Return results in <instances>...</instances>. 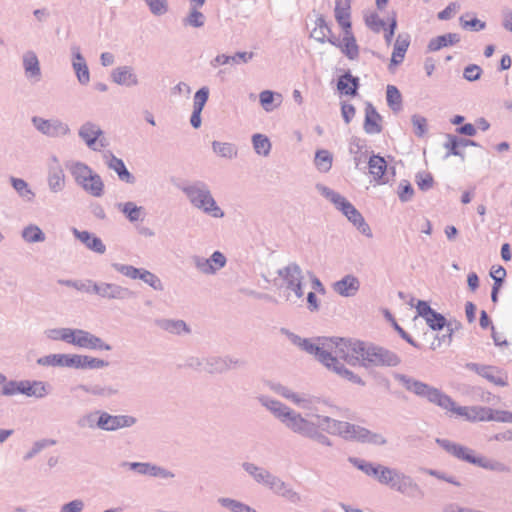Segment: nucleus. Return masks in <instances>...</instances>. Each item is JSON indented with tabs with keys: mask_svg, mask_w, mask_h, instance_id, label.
Masks as SVG:
<instances>
[{
	"mask_svg": "<svg viewBox=\"0 0 512 512\" xmlns=\"http://www.w3.org/2000/svg\"><path fill=\"white\" fill-rule=\"evenodd\" d=\"M362 341L347 338H318L316 342L303 340L301 347L332 369L341 377L356 384L363 385L362 379L344 367L338 359H342L351 365H358L360 346Z\"/></svg>",
	"mask_w": 512,
	"mask_h": 512,
	"instance_id": "1",
	"label": "nucleus"
},
{
	"mask_svg": "<svg viewBox=\"0 0 512 512\" xmlns=\"http://www.w3.org/2000/svg\"><path fill=\"white\" fill-rule=\"evenodd\" d=\"M266 406L292 431L316 439L322 444L330 445L328 439L319 433L321 427L318 426V423L319 418H323L322 416H317L316 422H314L303 418L280 402L269 401Z\"/></svg>",
	"mask_w": 512,
	"mask_h": 512,
	"instance_id": "2",
	"label": "nucleus"
},
{
	"mask_svg": "<svg viewBox=\"0 0 512 512\" xmlns=\"http://www.w3.org/2000/svg\"><path fill=\"white\" fill-rule=\"evenodd\" d=\"M318 426L321 431L332 435H339L346 440L368 442L383 445L386 440L383 436L373 434L366 428L343 421H337L329 417L319 418Z\"/></svg>",
	"mask_w": 512,
	"mask_h": 512,
	"instance_id": "3",
	"label": "nucleus"
},
{
	"mask_svg": "<svg viewBox=\"0 0 512 512\" xmlns=\"http://www.w3.org/2000/svg\"><path fill=\"white\" fill-rule=\"evenodd\" d=\"M449 403L441 408L469 422H512V413L482 406H460L449 395Z\"/></svg>",
	"mask_w": 512,
	"mask_h": 512,
	"instance_id": "4",
	"label": "nucleus"
},
{
	"mask_svg": "<svg viewBox=\"0 0 512 512\" xmlns=\"http://www.w3.org/2000/svg\"><path fill=\"white\" fill-rule=\"evenodd\" d=\"M400 362L399 357L380 346L362 341L360 346L358 365L372 366H396Z\"/></svg>",
	"mask_w": 512,
	"mask_h": 512,
	"instance_id": "5",
	"label": "nucleus"
},
{
	"mask_svg": "<svg viewBox=\"0 0 512 512\" xmlns=\"http://www.w3.org/2000/svg\"><path fill=\"white\" fill-rule=\"evenodd\" d=\"M437 443L443 447L447 452L455 456L456 458L472 463L474 465H478L485 469L490 470H499L503 471L505 470V467L503 464L491 461L485 457L482 456H476L474 451L468 447L450 442L448 440H440L437 439Z\"/></svg>",
	"mask_w": 512,
	"mask_h": 512,
	"instance_id": "6",
	"label": "nucleus"
},
{
	"mask_svg": "<svg viewBox=\"0 0 512 512\" xmlns=\"http://www.w3.org/2000/svg\"><path fill=\"white\" fill-rule=\"evenodd\" d=\"M320 190L363 234L370 235V227L360 212L345 197L327 187H321Z\"/></svg>",
	"mask_w": 512,
	"mask_h": 512,
	"instance_id": "7",
	"label": "nucleus"
},
{
	"mask_svg": "<svg viewBox=\"0 0 512 512\" xmlns=\"http://www.w3.org/2000/svg\"><path fill=\"white\" fill-rule=\"evenodd\" d=\"M280 288L284 290L287 299L302 298L304 276L299 266L292 264L279 271Z\"/></svg>",
	"mask_w": 512,
	"mask_h": 512,
	"instance_id": "8",
	"label": "nucleus"
},
{
	"mask_svg": "<svg viewBox=\"0 0 512 512\" xmlns=\"http://www.w3.org/2000/svg\"><path fill=\"white\" fill-rule=\"evenodd\" d=\"M405 388L418 396L427 398L431 403L442 407L449 403L448 395L413 378L402 377Z\"/></svg>",
	"mask_w": 512,
	"mask_h": 512,
	"instance_id": "9",
	"label": "nucleus"
},
{
	"mask_svg": "<svg viewBox=\"0 0 512 512\" xmlns=\"http://www.w3.org/2000/svg\"><path fill=\"white\" fill-rule=\"evenodd\" d=\"M186 193L191 202L198 208H202L205 212L211 213L214 217L223 216L222 211L216 205L209 191L196 187H190L186 189Z\"/></svg>",
	"mask_w": 512,
	"mask_h": 512,
	"instance_id": "10",
	"label": "nucleus"
},
{
	"mask_svg": "<svg viewBox=\"0 0 512 512\" xmlns=\"http://www.w3.org/2000/svg\"><path fill=\"white\" fill-rule=\"evenodd\" d=\"M329 43L337 48L350 60L359 57V46L352 29L343 31V38L340 40L335 36L329 38Z\"/></svg>",
	"mask_w": 512,
	"mask_h": 512,
	"instance_id": "11",
	"label": "nucleus"
},
{
	"mask_svg": "<svg viewBox=\"0 0 512 512\" xmlns=\"http://www.w3.org/2000/svg\"><path fill=\"white\" fill-rule=\"evenodd\" d=\"M68 343L82 348L110 350V346L103 343L100 338L87 331L79 329H72V334L70 335Z\"/></svg>",
	"mask_w": 512,
	"mask_h": 512,
	"instance_id": "12",
	"label": "nucleus"
},
{
	"mask_svg": "<svg viewBox=\"0 0 512 512\" xmlns=\"http://www.w3.org/2000/svg\"><path fill=\"white\" fill-rule=\"evenodd\" d=\"M135 423V419L126 415H110L101 413L97 422L100 429L113 431L124 427H129Z\"/></svg>",
	"mask_w": 512,
	"mask_h": 512,
	"instance_id": "13",
	"label": "nucleus"
},
{
	"mask_svg": "<svg viewBox=\"0 0 512 512\" xmlns=\"http://www.w3.org/2000/svg\"><path fill=\"white\" fill-rule=\"evenodd\" d=\"M410 43L411 38L408 33H401L397 36L388 66L390 71L394 72L395 68L404 61Z\"/></svg>",
	"mask_w": 512,
	"mask_h": 512,
	"instance_id": "14",
	"label": "nucleus"
},
{
	"mask_svg": "<svg viewBox=\"0 0 512 512\" xmlns=\"http://www.w3.org/2000/svg\"><path fill=\"white\" fill-rule=\"evenodd\" d=\"M38 364L43 366H62L78 368V355L52 354L38 359Z\"/></svg>",
	"mask_w": 512,
	"mask_h": 512,
	"instance_id": "15",
	"label": "nucleus"
},
{
	"mask_svg": "<svg viewBox=\"0 0 512 512\" xmlns=\"http://www.w3.org/2000/svg\"><path fill=\"white\" fill-rule=\"evenodd\" d=\"M476 372L495 386L504 387L508 384L507 373L493 366L477 367Z\"/></svg>",
	"mask_w": 512,
	"mask_h": 512,
	"instance_id": "16",
	"label": "nucleus"
},
{
	"mask_svg": "<svg viewBox=\"0 0 512 512\" xmlns=\"http://www.w3.org/2000/svg\"><path fill=\"white\" fill-rule=\"evenodd\" d=\"M364 130L372 135L382 131V117L371 103H367L365 107Z\"/></svg>",
	"mask_w": 512,
	"mask_h": 512,
	"instance_id": "17",
	"label": "nucleus"
},
{
	"mask_svg": "<svg viewBox=\"0 0 512 512\" xmlns=\"http://www.w3.org/2000/svg\"><path fill=\"white\" fill-rule=\"evenodd\" d=\"M226 258L221 252H214L210 259H202L197 261L198 269L205 274H212L224 267Z\"/></svg>",
	"mask_w": 512,
	"mask_h": 512,
	"instance_id": "18",
	"label": "nucleus"
},
{
	"mask_svg": "<svg viewBox=\"0 0 512 512\" xmlns=\"http://www.w3.org/2000/svg\"><path fill=\"white\" fill-rule=\"evenodd\" d=\"M359 281L352 275H347L340 281L334 283L333 288L341 296L349 297L356 294L359 289Z\"/></svg>",
	"mask_w": 512,
	"mask_h": 512,
	"instance_id": "19",
	"label": "nucleus"
},
{
	"mask_svg": "<svg viewBox=\"0 0 512 512\" xmlns=\"http://www.w3.org/2000/svg\"><path fill=\"white\" fill-rule=\"evenodd\" d=\"M359 88V79L350 73L340 76L337 82V89L342 95L354 97Z\"/></svg>",
	"mask_w": 512,
	"mask_h": 512,
	"instance_id": "20",
	"label": "nucleus"
},
{
	"mask_svg": "<svg viewBox=\"0 0 512 512\" xmlns=\"http://www.w3.org/2000/svg\"><path fill=\"white\" fill-rule=\"evenodd\" d=\"M369 173L375 184H383V177L387 169V163L381 156L374 155L370 157L368 162Z\"/></svg>",
	"mask_w": 512,
	"mask_h": 512,
	"instance_id": "21",
	"label": "nucleus"
},
{
	"mask_svg": "<svg viewBox=\"0 0 512 512\" xmlns=\"http://www.w3.org/2000/svg\"><path fill=\"white\" fill-rule=\"evenodd\" d=\"M73 233L77 237V239H79L89 249L100 254L105 252V245L102 243L101 239L96 237L95 235L87 231H78L76 229H74Z\"/></svg>",
	"mask_w": 512,
	"mask_h": 512,
	"instance_id": "22",
	"label": "nucleus"
},
{
	"mask_svg": "<svg viewBox=\"0 0 512 512\" xmlns=\"http://www.w3.org/2000/svg\"><path fill=\"white\" fill-rule=\"evenodd\" d=\"M17 389L30 397H43L47 394L46 385L41 381H20Z\"/></svg>",
	"mask_w": 512,
	"mask_h": 512,
	"instance_id": "23",
	"label": "nucleus"
},
{
	"mask_svg": "<svg viewBox=\"0 0 512 512\" xmlns=\"http://www.w3.org/2000/svg\"><path fill=\"white\" fill-rule=\"evenodd\" d=\"M33 123L40 131L50 136H55L58 135L59 133H64L67 131V127L57 121L52 122L49 120H44L42 118L35 117L33 118Z\"/></svg>",
	"mask_w": 512,
	"mask_h": 512,
	"instance_id": "24",
	"label": "nucleus"
},
{
	"mask_svg": "<svg viewBox=\"0 0 512 512\" xmlns=\"http://www.w3.org/2000/svg\"><path fill=\"white\" fill-rule=\"evenodd\" d=\"M112 78L114 82L120 85L133 86L138 83L136 75L129 67H120L113 71Z\"/></svg>",
	"mask_w": 512,
	"mask_h": 512,
	"instance_id": "25",
	"label": "nucleus"
},
{
	"mask_svg": "<svg viewBox=\"0 0 512 512\" xmlns=\"http://www.w3.org/2000/svg\"><path fill=\"white\" fill-rule=\"evenodd\" d=\"M311 36L320 43L329 42V38L333 36L331 28L322 16L316 19Z\"/></svg>",
	"mask_w": 512,
	"mask_h": 512,
	"instance_id": "26",
	"label": "nucleus"
},
{
	"mask_svg": "<svg viewBox=\"0 0 512 512\" xmlns=\"http://www.w3.org/2000/svg\"><path fill=\"white\" fill-rule=\"evenodd\" d=\"M335 19L343 31L352 29L350 20V5L348 3L345 5H342L340 2L336 3Z\"/></svg>",
	"mask_w": 512,
	"mask_h": 512,
	"instance_id": "27",
	"label": "nucleus"
},
{
	"mask_svg": "<svg viewBox=\"0 0 512 512\" xmlns=\"http://www.w3.org/2000/svg\"><path fill=\"white\" fill-rule=\"evenodd\" d=\"M48 182L53 191H59L64 187V172L57 162L49 170Z\"/></svg>",
	"mask_w": 512,
	"mask_h": 512,
	"instance_id": "28",
	"label": "nucleus"
},
{
	"mask_svg": "<svg viewBox=\"0 0 512 512\" xmlns=\"http://www.w3.org/2000/svg\"><path fill=\"white\" fill-rule=\"evenodd\" d=\"M107 164L110 169L114 170L117 173V175L122 181H125L127 183L133 182L134 179L132 175L129 173L124 162L121 159L115 156H111Z\"/></svg>",
	"mask_w": 512,
	"mask_h": 512,
	"instance_id": "29",
	"label": "nucleus"
},
{
	"mask_svg": "<svg viewBox=\"0 0 512 512\" xmlns=\"http://www.w3.org/2000/svg\"><path fill=\"white\" fill-rule=\"evenodd\" d=\"M93 290L96 294L106 298H121L124 291L122 287L108 283L94 285Z\"/></svg>",
	"mask_w": 512,
	"mask_h": 512,
	"instance_id": "30",
	"label": "nucleus"
},
{
	"mask_svg": "<svg viewBox=\"0 0 512 512\" xmlns=\"http://www.w3.org/2000/svg\"><path fill=\"white\" fill-rule=\"evenodd\" d=\"M101 133L102 132L99 127L92 123L84 124L79 132L80 136L84 139L89 147H93Z\"/></svg>",
	"mask_w": 512,
	"mask_h": 512,
	"instance_id": "31",
	"label": "nucleus"
},
{
	"mask_svg": "<svg viewBox=\"0 0 512 512\" xmlns=\"http://www.w3.org/2000/svg\"><path fill=\"white\" fill-rule=\"evenodd\" d=\"M82 188L93 196L99 197L103 193L104 184L100 176L94 172L85 181Z\"/></svg>",
	"mask_w": 512,
	"mask_h": 512,
	"instance_id": "32",
	"label": "nucleus"
},
{
	"mask_svg": "<svg viewBox=\"0 0 512 512\" xmlns=\"http://www.w3.org/2000/svg\"><path fill=\"white\" fill-rule=\"evenodd\" d=\"M73 67L80 83L86 84L90 80V74L84 58L77 53L73 61Z\"/></svg>",
	"mask_w": 512,
	"mask_h": 512,
	"instance_id": "33",
	"label": "nucleus"
},
{
	"mask_svg": "<svg viewBox=\"0 0 512 512\" xmlns=\"http://www.w3.org/2000/svg\"><path fill=\"white\" fill-rule=\"evenodd\" d=\"M314 162L319 171L328 172L332 167L333 156L328 150H318Z\"/></svg>",
	"mask_w": 512,
	"mask_h": 512,
	"instance_id": "34",
	"label": "nucleus"
},
{
	"mask_svg": "<svg viewBox=\"0 0 512 512\" xmlns=\"http://www.w3.org/2000/svg\"><path fill=\"white\" fill-rule=\"evenodd\" d=\"M70 172L74 177L75 181L79 185L83 186L85 181L89 178L93 171L85 164L75 163L70 167Z\"/></svg>",
	"mask_w": 512,
	"mask_h": 512,
	"instance_id": "35",
	"label": "nucleus"
},
{
	"mask_svg": "<svg viewBox=\"0 0 512 512\" xmlns=\"http://www.w3.org/2000/svg\"><path fill=\"white\" fill-rule=\"evenodd\" d=\"M387 104L393 111H399L402 107V96L398 88L388 85L386 89Z\"/></svg>",
	"mask_w": 512,
	"mask_h": 512,
	"instance_id": "36",
	"label": "nucleus"
},
{
	"mask_svg": "<svg viewBox=\"0 0 512 512\" xmlns=\"http://www.w3.org/2000/svg\"><path fill=\"white\" fill-rule=\"evenodd\" d=\"M121 211L132 222L142 220L145 214L143 207L136 206L133 202H126L122 204Z\"/></svg>",
	"mask_w": 512,
	"mask_h": 512,
	"instance_id": "37",
	"label": "nucleus"
},
{
	"mask_svg": "<svg viewBox=\"0 0 512 512\" xmlns=\"http://www.w3.org/2000/svg\"><path fill=\"white\" fill-rule=\"evenodd\" d=\"M458 41L459 36L457 34L449 33L433 39L429 44V48L430 50L436 51L448 45L457 43Z\"/></svg>",
	"mask_w": 512,
	"mask_h": 512,
	"instance_id": "38",
	"label": "nucleus"
},
{
	"mask_svg": "<svg viewBox=\"0 0 512 512\" xmlns=\"http://www.w3.org/2000/svg\"><path fill=\"white\" fill-rule=\"evenodd\" d=\"M391 487L401 493H408L410 489L417 488V485L413 483L410 477L397 473Z\"/></svg>",
	"mask_w": 512,
	"mask_h": 512,
	"instance_id": "39",
	"label": "nucleus"
},
{
	"mask_svg": "<svg viewBox=\"0 0 512 512\" xmlns=\"http://www.w3.org/2000/svg\"><path fill=\"white\" fill-rule=\"evenodd\" d=\"M245 469L254 476V478L258 482H263L265 484L273 485L275 483V478L272 477L268 472L254 466L253 464H246Z\"/></svg>",
	"mask_w": 512,
	"mask_h": 512,
	"instance_id": "40",
	"label": "nucleus"
},
{
	"mask_svg": "<svg viewBox=\"0 0 512 512\" xmlns=\"http://www.w3.org/2000/svg\"><path fill=\"white\" fill-rule=\"evenodd\" d=\"M24 68L30 76H39L40 67L39 61L33 52H28L24 56Z\"/></svg>",
	"mask_w": 512,
	"mask_h": 512,
	"instance_id": "41",
	"label": "nucleus"
},
{
	"mask_svg": "<svg viewBox=\"0 0 512 512\" xmlns=\"http://www.w3.org/2000/svg\"><path fill=\"white\" fill-rule=\"evenodd\" d=\"M22 236L25 241L33 243V242H41L44 241L45 236L41 229L36 225L27 226L23 232Z\"/></svg>",
	"mask_w": 512,
	"mask_h": 512,
	"instance_id": "42",
	"label": "nucleus"
},
{
	"mask_svg": "<svg viewBox=\"0 0 512 512\" xmlns=\"http://www.w3.org/2000/svg\"><path fill=\"white\" fill-rule=\"evenodd\" d=\"M253 146L255 151L260 155H268L271 149L269 139L262 134H255L253 136Z\"/></svg>",
	"mask_w": 512,
	"mask_h": 512,
	"instance_id": "43",
	"label": "nucleus"
},
{
	"mask_svg": "<svg viewBox=\"0 0 512 512\" xmlns=\"http://www.w3.org/2000/svg\"><path fill=\"white\" fill-rule=\"evenodd\" d=\"M131 468L138 469V471L142 474H149V475H153V476H162V477L169 476V473L162 470L161 468L152 466L147 463H132Z\"/></svg>",
	"mask_w": 512,
	"mask_h": 512,
	"instance_id": "44",
	"label": "nucleus"
},
{
	"mask_svg": "<svg viewBox=\"0 0 512 512\" xmlns=\"http://www.w3.org/2000/svg\"><path fill=\"white\" fill-rule=\"evenodd\" d=\"M78 360H79L78 368H81V369H85V368L97 369V368H102V367L106 366L105 361L98 359V358L90 357L87 355H78Z\"/></svg>",
	"mask_w": 512,
	"mask_h": 512,
	"instance_id": "45",
	"label": "nucleus"
},
{
	"mask_svg": "<svg viewBox=\"0 0 512 512\" xmlns=\"http://www.w3.org/2000/svg\"><path fill=\"white\" fill-rule=\"evenodd\" d=\"M212 147L214 152L221 157L232 158L236 155V149L232 144L214 141Z\"/></svg>",
	"mask_w": 512,
	"mask_h": 512,
	"instance_id": "46",
	"label": "nucleus"
},
{
	"mask_svg": "<svg viewBox=\"0 0 512 512\" xmlns=\"http://www.w3.org/2000/svg\"><path fill=\"white\" fill-rule=\"evenodd\" d=\"M205 22V16L202 12L198 11L195 8H192L189 15L185 18V25H189L192 27H202Z\"/></svg>",
	"mask_w": 512,
	"mask_h": 512,
	"instance_id": "47",
	"label": "nucleus"
},
{
	"mask_svg": "<svg viewBox=\"0 0 512 512\" xmlns=\"http://www.w3.org/2000/svg\"><path fill=\"white\" fill-rule=\"evenodd\" d=\"M397 473L398 472L393 469L379 465V473L376 476L380 483L391 486L392 482L395 480V477H397Z\"/></svg>",
	"mask_w": 512,
	"mask_h": 512,
	"instance_id": "48",
	"label": "nucleus"
},
{
	"mask_svg": "<svg viewBox=\"0 0 512 512\" xmlns=\"http://www.w3.org/2000/svg\"><path fill=\"white\" fill-rule=\"evenodd\" d=\"M425 321L433 330H441L446 324L445 317L436 311H433L429 316H427Z\"/></svg>",
	"mask_w": 512,
	"mask_h": 512,
	"instance_id": "49",
	"label": "nucleus"
},
{
	"mask_svg": "<svg viewBox=\"0 0 512 512\" xmlns=\"http://www.w3.org/2000/svg\"><path fill=\"white\" fill-rule=\"evenodd\" d=\"M366 25L374 32H380L385 27V22L376 13H370L365 17Z\"/></svg>",
	"mask_w": 512,
	"mask_h": 512,
	"instance_id": "50",
	"label": "nucleus"
},
{
	"mask_svg": "<svg viewBox=\"0 0 512 512\" xmlns=\"http://www.w3.org/2000/svg\"><path fill=\"white\" fill-rule=\"evenodd\" d=\"M414 133L418 137H423L427 133V120L420 115H414L411 119Z\"/></svg>",
	"mask_w": 512,
	"mask_h": 512,
	"instance_id": "51",
	"label": "nucleus"
},
{
	"mask_svg": "<svg viewBox=\"0 0 512 512\" xmlns=\"http://www.w3.org/2000/svg\"><path fill=\"white\" fill-rule=\"evenodd\" d=\"M117 271H119L124 276L131 279H140V275L142 273V269L135 268L130 265H114Z\"/></svg>",
	"mask_w": 512,
	"mask_h": 512,
	"instance_id": "52",
	"label": "nucleus"
},
{
	"mask_svg": "<svg viewBox=\"0 0 512 512\" xmlns=\"http://www.w3.org/2000/svg\"><path fill=\"white\" fill-rule=\"evenodd\" d=\"M219 502L222 506L230 509L232 512H245L248 510L247 505L230 498H221Z\"/></svg>",
	"mask_w": 512,
	"mask_h": 512,
	"instance_id": "53",
	"label": "nucleus"
},
{
	"mask_svg": "<svg viewBox=\"0 0 512 512\" xmlns=\"http://www.w3.org/2000/svg\"><path fill=\"white\" fill-rule=\"evenodd\" d=\"M140 279L156 290H162L163 288L160 279L150 271L143 270Z\"/></svg>",
	"mask_w": 512,
	"mask_h": 512,
	"instance_id": "54",
	"label": "nucleus"
},
{
	"mask_svg": "<svg viewBox=\"0 0 512 512\" xmlns=\"http://www.w3.org/2000/svg\"><path fill=\"white\" fill-rule=\"evenodd\" d=\"M209 90L206 87L201 88L195 93L194 96V109L195 110H203L207 100H208Z\"/></svg>",
	"mask_w": 512,
	"mask_h": 512,
	"instance_id": "55",
	"label": "nucleus"
},
{
	"mask_svg": "<svg viewBox=\"0 0 512 512\" xmlns=\"http://www.w3.org/2000/svg\"><path fill=\"white\" fill-rule=\"evenodd\" d=\"M72 334V329L70 328H61V329H52L48 331V337L52 340H62L68 343L70 339V335Z\"/></svg>",
	"mask_w": 512,
	"mask_h": 512,
	"instance_id": "56",
	"label": "nucleus"
},
{
	"mask_svg": "<svg viewBox=\"0 0 512 512\" xmlns=\"http://www.w3.org/2000/svg\"><path fill=\"white\" fill-rule=\"evenodd\" d=\"M460 23L463 29H469L473 31L483 30L486 26L485 22L480 21L477 18L466 20L463 16L460 17Z\"/></svg>",
	"mask_w": 512,
	"mask_h": 512,
	"instance_id": "57",
	"label": "nucleus"
},
{
	"mask_svg": "<svg viewBox=\"0 0 512 512\" xmlns=\"http://www.w3.org/2000/svg\"><path fill=\"white\" fill-rule=\"evenodd\" d=\"M260 103L266 111H272V103L275 99V94L270 90L262 91L259 95Z\"/></svg>",
	"mask_w": 512,
	"mask_h": 512,
	"instance_id": "58",
	"label": "nucleus"
},
{
	"mask_svg": "<svg viewBox=\"0 0 512 512\" xmlns=\"http://www.w3.org/2000/svg\"><path fill=\"white\" fill-rule=\"evenodd\" d=\"M146 3L156 15L164 14L167 11V2L165 0H146Z\"/></svg>",
	"mask_w": 512,
	"mask_h": 512,
	"instance_id": "59",
	"label": "nucleus"
},
{
	"mask_svg": "<svg viewBox=\"0 0 512 512\" xmlns=\"http://www.w3.org/2000/svg\"><path fill=\"white\" fill-rule=\"evenodd\" d=\"M353 463L360 469L362 470L364 473H366L367 475H373V476H376L378 475L379 473V465L378 466H374L373 464L371 463H367V462H361V461H358V460H354Z\"/></svg>",
	"mask_w": 512,
	"mask_h": 512,
	"instance_id": "60",
	"label": "nucleus"
},
{
	"mask_svg": "<svg viewBox=\"0 0 512 512\" xmlns=\"http://www.w3.org/2000/svg\"><path fill=\"white\" fill-rule=\"evenodd\" d=\"M459 8L460 5L457 2H452L444 10L438 13V18L440 20H448L459 10Z\"/></svg>",
	"mask_w": 512,
	"mask_h": 512,
	"instance_id": "61",
	"label": "nucleus"
},
{
	"mask_svg": "<svg viewBox=\"0 0 512 512\" xmlns=\"http://www.w3.org/2000/svg\"><path fill=\"white\" fill-rule=\"evenodd\" d=\"M355 113H356V110L352 104L342 103L341 114L347 124L350 123L351 120L354 118Z\"/></svg>",
	"mask_w": 512,
	"mask_h": 512,
	"instance_id": "62",
	"label": "nucleus"
},
{
	"mask_svg": "<svg viewBox=\"0 0 512 512\" xmlns=\"http://www.w3.org/2000/svg\"><path fill=\"white\" fill-rule=\"evenodd\" d=\"M481 68L476 65H471L465 68L464 70V77L469 80H477L481 75Z\"/></svg>",
	"mask_w": 512,
	"mask_h": 512,
	"instance_id": "63",
	"label": "nucleus"
},
{
	"mask_svg": "<svg viewBox=\"0 0 512 512\" xmlns=\"http://www.w3.org/2000/svg\"><path fill=\"white\" fill-rule=\"evenodd\" d=\"M491 277L494 279L496 285H501L506 276V270L502 266L493 267L491 270Z\"/></svg>",
	"mask_w": 512,
	"mask_h": 512,
	"instance_id": "64",
	"label": "nucleus"
}]
</instances>
